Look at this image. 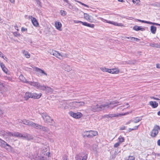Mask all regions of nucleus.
Here are the masks:
<instances>
[{
    "instance_id": "f257e3e1",
    "label": "nucleus",
    "mask_w": 160,
    "mask_h": 160,
    "mask_svg": "<svg viewBox=\"0 0 160 160\" xmlns=\"http://www.w3.org/2000/svg\"><path fill=\"white\" fill-rule=\"evenodd\" d=\"M119 103V102L117 101H112L109 103H107L100 105L97 104L95 106L92 105L91 106H90L88 107V109L90 110L93 112H98L107 108L112 109L116 107V105H115L112 106H111V105H114Z\"/></svg>"
},
{
    "instance_id": "f03ea898",
    "label": "nucleus",
    "mask_w": 160,
    "mask_h": 160,
    "mask_svg": "<svg viewBox=\"0 0 160 160\" xmlns=\"http://www.w3.org/2000/svg\"><path fill=\"white\" fill-rule=\"evenodd\" d=\"M41 93L37 94L36 93H32L31 92H28L25 93L24 98L26 100L29 98H31L34 99H38L41 96Z\"/></svg>"
},
{
    "instance_id": "7ed1b4c3",
    "label": "nucleus",
    "mask_w": 160,
    "mask_h": 160,
    "mask_svg": "<svg viewBox=\"0 0 160 160\" xmlns=\"http://www.w3.org/2000/svg\"><path fill=\"white\" fill-rule=\"evenodd\" d=\"M0 146L6 149L8 152H11L12 149V147L2 139H0Z\"/></svg>"
},
{
    "instance_id": "20e7f679",
    "label": "nucleus",
    "mask_w": 160,
    "mask_h": 160,
    "mask_svg": "<svg viewBox=\"0 0 160 160\" xmlns=\"http://www.w3.org/2000/svg\"><path fill=\"white\" fill-rule=\"evenodd\" d=\"M42 117L46 123H51L52 124V125H55V122H54L53 119H51L50 117L47 115L46 113H42Z\"/></svg>"
},
{
    "instance_id": "39448f33",
    "label": "nucleus",
    "mask_w": 160,
    "mask_h": 160,
    "mask_svg": "<svg viewBox=\"0 0 160 160\" xmlns=\"http://www.w3.org/2000/svg\"><path fill=\"white\" fill-rule=\"evenodd\" d=\"M158 130H160V127L155 125L151 133V136L152 137H155L158 133Z\"/></svg>"
},
{
    "instance_id": "423d86ee",
    "label": "nucleus",
    "mask_w": 160,
    "mask_h": 160,
    "mask_svg": "<svg viewBox=\"0 0 160 160\" xmlns=\"http://www.w3.org/2000/svg\"><path fill=\"white\" fill-rule=\"evenodd\" d=\"M23 82L26 83H29V84H30L31 85L37 87L38 88L41 89L42 86V85H40L38 82H34L28 81H24Z\"/></svg>"
},
{
    "instance_id": "0eeeda50",
    "label": "nucleus",
    "mask_w": 160,
    "mask_h": 160,
    "mask_svg": "<svg viewBox=\"0 0 160 160\" xmlns=\"http://www.w3.org/2000/svg\"><path fill=\"white\" fill-rule=\"evenodd\" d=\"M70 116L75 118H79L82 116V114L80 112H77L76 113L71 111L69 112Z\"/></svg>"
},
{
    "instance_id": "6e6552de",
    "label": "nucleus",
    "mask_w": 160,
    "mask_h": 160,
    "mask_svg": "<svg viewBox=\"0 0 160 160\" xmlns=\"http://www.w3.org/2000/svg\"><path fill=\"white\" fill-rule=\"evenodd\" d=\"M74 22L76 23H81L84 26L92 28H94L95 26L93 24H91L86 22H82L80 21H75Z\"/></svg>"
},
{
    "instance_id": "1a4fd4ad",
    "label": "nucleus",
    "mask_w": 160,
    "mask_h": 160,
    "mask_svg": "<svg viewBox=\"0 0 160 160\" xmlns=\"http://www.w3.org/2000/svg\"><path fill=\"white\" fill-rule=\"evenodd\" d=\"M84 102H72V105L75 108H79L80 107L83 106L84 105Z\"/></svg>"
},
{
    "instance_id": "9d476101",
    "label": "nucleus",
    "mask_w": 160,
    "mask_h": 160,
    "mask_svg": "<svg viewBox=\"0 0 160 160\" xmlns=\"http://www.w3.org/2000/svg\"><path fill=\"white\" fill-rule=\"evenodd\" d=\"M84 17L86 20L90 22H93L94 21L92 17L89 15L88 14L84 13Z\"/></svg>"
},
{
    "instance_id": "9b49d317",
    "label": "nucleus",
    "mask_w": 160,
    "mask_h": 160,
    "mask_svg": "<svg viewBox=\"0 0 160 160\" xmlns=\"http://www.w3.org/2000/svg\"><path fill=\"white\" fill-rule=\"evenodd\" d=\"M41 89L46 91V93H52L53 92V90L49 87L42 86Z\"/></svg>"
},
{
    "instance_id": "f8f14e48",
    "label": "nucleus",
    "mask_w": 160,
    "mask_h": 160,
    "mask_svg": "<svg viewBox=\"0 0 160 160\" xmlns=\"http://www.w3.org/2000/svg\"><path fill=\"white\" fill-rule=\"evenodd\" d=\"M32 68L33 69V70H34L35 71L38 72L40 73H41L42 75H45L46 76L47 75V74L44 71L42 70L40 68H38L36 67H33Z\"/></svg>"
},
{
    "instance_id": "ddd939ff",
    "label": "nucleus",
    "mask_w": 160,
    "mask_h": 160,
    "mask_svg": "<svg viewBox=\"0 0 160 160\" xmlns=\"http://www.w3.org/2000/svg\"><path fill=\"white\" fill-rule=\"evenodd\" d=\"M29 18H31L32 22L34 26L38 27L39 26V24L36 18L32 17V16H29Z\"/></svg>"
},
{
    "instance_id": "4468645a",
    "label": "nucleus",
    "mask_w": 160,
    "mask_h": 160,
    "mask_svg": "<svg viewBox=\"0 0 160 160\" xmlns=\"http://www.w3.org/2000/svg\"><path fill=\"white\" fill-rule=\"evenodd\" d=\"M51 54L53 55L58 58H60L59 57L61 55V53L55 50H52L51 52Z\"/></svg>"
},
{
    "instance_id": "2eb2a0df",
    "label": "nucleus",
    "mask_w": 160,
    "mask_h": 160,
    "mask_svg": "<svg viewBox=\"0 0 160 160\" xmlns=\"http://www.w3.org/2000/svg\"><path fill=\"white\" fill-rule=\"evenodd\" d=\"M133 29L135 31H138L141 30V31H144L145 29L144 28H142L141 27L135 25L133 28Z\"/></svg>"
},
{
    "instance_id": "dca6fc26",
    "label": "nucleus",
    "mask_w": 160,
    "mask_h": 160,
    "mask_svg": "<svg viewBox=\"0 0 160 160\" xmlns=\"http://www.w3.org/2000/svg\"><path fill=\"white\" fill-rule=\"evenodd\" d=\"M2 134L4 136L5 135H7L8 136H14V133H12V132H6L4 131H1Z\"/></svg>"
},
{
    "instance_id": "f3484780",
    "label": "nucleus",
    "mask_w": 160,
    "mask_h": 160,
    "mask_svg": "<svg viewBox=\"0 0 160 160\" xmlns=\"http://www.w3.org/2000/svg\"><path fill=\"white\" fill-rule=\"evenodd\" d=\"M89 133L90 135V138H92L94 136H96L98 134V132L97 131H89Z\"/></svg>"
},
{
    "instance_id": "a211bd4d",
    "label": "nucleus",
    "mask_w": 160,
    "mask_h": 160,
    "mask_svg": "<svg viewBox=\"0 0 160 160\" xmlns=\"http://www.w3.org/2000/svg\"><path fill=\"white\" fill-rule=\"evenodd\" d=\"M40 130L42 131L48 133H50L49 129L48 128L44 126H42Z\"/></svg>"
},
{
    "instance_id": "6ab92c4d",
    "label": "nucleus",
    "mask_w": 160,
    "mask_h": 160,
    "mask_svg": "<svg viewBox=\"0 0 160 160\" xmlns=\"http://www.w3.org/2000/svg\"><path fill=\"white\" fill-rule=\"evenodd\" d=\"M141 120L142 118L141 117H137L133 118V119L131 120V121L135 123H137L140 121Z\"/></svg>"
},
{
    "instance_id": "aec40b11",
    "label": "nucleus",
    "mask_w": 160,
    "mask_h": 160,
    "mask_svg": "<svg viewBox=\"0 0 160 160\" xmlns=\"http://www.w3.org/2000/svg\"><path fill=\"white\" fill-rule=\"evenodd\" d=\"M149 104L154 108H156L158 106V103L156 101H150Z\"/></svg>"
},
{
    "instance_id": "412c9836",
    "label": "nucleus",
    "mask_w": 160,
    "mask_h": 160,
    "mask_svg": "<svg viewBox=\"0 0 160 160\" xmlns=\"http://www.w3.org/2000/svg\"><path fill=\"white\" fill-rule=\"evenodd\" d=\"M64 69L67 72H69L72 70V68L69 66L67 64H64L63 66Z\"/></svg>"
},
{
    "instance_id": "4be33fe9",
    "label": "nucleus",
    "mask_w": 160,
    "mask_h": 160,
    "mask_svg": "<svg viewBox=\"0 0 160 160\" xmlns=\"http://www.w3.org/2000/svg\"><path fill=\"white\" fill-rule=\"evenodd\" d=\"M157 30V28L153 26H151L150 27V31L153 34H155L156 33Z\"/></svg>"
},
{
    "instance_id": "5701e85b",
    "label": "nucleus",
    "mask_w": 160,
    "mask_h": 160,
    "mask_svg": "<svg viewBox=\"0 0 160 160\" xmlns=\"http://www.w3.org/2000/svg\"><path fill=\"white\" fill-rule=\"evenodd\" d=\"M62 27V24L60 22H56L55 23V27L59 30H61V28Z\"/></svg>"
},
{
    "instance_id": "b1692460",
    "label": "nucleus",
    "mask_w": 160,
    "mask_h": 160,
    "mask_svg": "<svg viewBox=\"0 0 160 160\" xmlns=\"http://www.w3.org/2000/svg\"><path fill=\"white\" fill-rule=\"evenodd\" d=\"M14 136L17 137L22 138L23 135L20 133L17 132L14 133Z\"/></svg>"
},
{
    "instance_id": "393cba45",
    "label": "nucleus",
    "mask_w": 160,
    "mask_h": 160,
    "mask_svg": "<svg viewBox=\"0 0 160 160\" xmlns=\"http://www.w3.org/2000/svg\"><path fill=\"white\" fill-rule=\"evenodd\" d=\"M41 127H42V125H38V124L35 123V124H34V125L33 127L36 129L40 130Z\"/></svg>"
},
{
    "instance_id": "a878e982",
    "label": "nucleus",
    "mask_w": 160,
    "mask_h": 160,
    "mask_svg": "<svg viewBox=\"0 0 160 160\" xmlns=\"http://www.w3.org/2000/svg\"><path fill=\"white\" fill-rule=\"evenodd\" d=\"M84 134L83 135V137L86 136L88 138H90V134L89 133V131H87L84 132Z\"/></svg>"
},
{
    "instance_id": "bb28decb",
    "label": "nucleus",
    "mask_w": 160,
    "mask_h": 160,
    "mask_svg": "<svg viewBox=\"0 0 160 160\" xmlns=\"http://www.w3.org/2000/svg\"><path fill=\"white\" fill-rule=\"evenodd\" d=\"M150 46L153 47H155L157 48H160V45H159L158 44H155V43H150Z\"/></svg>"
},
{
    "instance_id": "cd10ccee",
    "label": "nucleus",
    "mask_w": 160,
    "mask_h": 160,
    "mask_svg": "<svg viewBox=\"0 0 160 160\" xmlns=\"http://www.w3.org/2000/svg\"><path fill=\"white\" fill-rule=\"evenodd\" d=\"M27 139L28 140H30L33 139V137L32 136L27 133Z\"/></svg>"
},
{
    "instance_id": "c85d7f7f",
    "label": "nucleus",
    "mask_w": 160,
    "mask_h": 160,
    "mask_svg": "<svg viewBox=\"0 0 160 160\" xmlns=\"http://www.w3.org/2000/svg\"><path fill=\"white\" fill-rule=\"evenodd\" d=\"M115 116L114 115V114H109V115H105L104 117L105 118H112L113 117H115Z\"/></svg>"
},
{
    "instance_id": "c756f323",
    "label": "nucleus",
    "mask_w": 160,
    "mask_h": 160,
    "mask_svg": "<svg viewBox=\"0 0 160 160\" xmlns=\"http://www.w3.org/2000/svg\"><path fill=\"white\" fill-rule=\"evenodd\" d=\"M111 73L112 74H117L119 72V71L116 69H111Z\"/></svg>"
},
{
    "instance_id": "7c9ffc66",
    "label": "nucleus",
    "mask_w": 160,
    "mask_h": 160,
    "mask_svg": "<svg viewBox=\"0 0 160 160\" xmlns=\"http://www.w3.org/2000/svg\"><path fill=\"white\" fill-rule=\"evenodd\" d=\"M35 123L32 121L28 120V125L31 127H33Z\"/></svg>"
},
{
    "instance_id": "2f4dec72",
    "label": "nucleus",
    "mask_w": 160,
    "mask_h": 160,
    "mask_svg": "<svg viewBox=\"0 0 160 160\" xmlns=\"http://www.w3.org/2000/svg\"><path fill=\"white\" fill-rule=\"evenodd\" d=\"M127 38H130L132 41H138L140 40V39H139L138 38L133 37H130V38L127 37Z\"/></svg>"
},
{
    "instance_id": "473e14b6",
    "label": "nucleus",
    "mask_w": 160,
    "mask_h": 160,
    "mask_svg": "<svg viewBox=\"0 0 160 160\" xmlns=\"http://www.w3.org/2000/svg\"><path fill=\"white\" fill-rule=\"evenodd\" d=\"M139 125L135 126L133 128H129L128 131L129 132H131L132 130H136L138 129Z\"/></svg>"
},
{
    "instance_id": "72a5a7b5",
    "label": "nucleus",
    "mask_w": 160,
    "mask_h": 160,
    "mask_svg": "<svg viewBox=\"0 0 160 160\" xmlns=\"http://www.w3.org/2000/svg\"><path fill=\"white\" fill-rule=\"evenodd\" d=\"M132 2L134 4H136V5H139V3L140 1V0H132Z\"/></svg>"
},
{
    "instance_id": "f704fd0d",
    "label": "nucleus",
    "mask_w": 160,
    "mask_h": 160,
    "mask_svg": "<svg viewBox=\"0 0 160 160\" xmlns=\"http://www.w3.org/2000/svg\"><path fill=\"white\" fill-rule=\"evenodd\" d=\"M118 139L119 141V142L120 143V142H123L124 141V138L123 137L120 136L118 138Z\"/></svg>"
},
{
    "instance_id": "c9c22d12",
    "label": "nucleus",
    "mask_w": 160,
    "mask_h": 160,
    "mask_svg": "<svg viewBox=\"0 0 160 160\" xmlns=\"http://www.w3.org/2000/svg\"><path fill=\"white\" fill-rule=\"evenodd\" d=\"M114 25L117 26L122 27L123 26V25L122 23H118L117 22H115V23H114Z\"/></svg>"
},
{
    "instance_id": "e433bc0d",
    "label": "nucleus",
    "mask_w": 160,
    "mask_h": 160,
    "mask_svg": "<svg viewBox=\"0 0 160 160\" xmlns=\"http://www.w3.org/2000/svg\"><path fill=\"white\" fill-rule=\"evenodd\" d=\"M60 13L61 15L63 16H65L66 14V12L63 10H61Z\"/></svg>"
},
{
    "instance_id": "4c0bfd02",
    "label": "nucleus",
    "mask_w": 160,
    "mask_h": 160,
    "mask_svg": "<svg viewBox=\"0 0 160 160\" xmlns=\"http://www.w3.org/2000/svg\"><path fill=\"white\" fill-rule=\"evenodd\" d=\"M24 54L27 58H28L30 57V54L28 53L27 52H25Z\"/></svg>"
},
{
    "instance_id": "58836bf2",
    "label": "nucleus",
    "mask_w": 160,
    "mask_h": 160,
    "mask_svg": "<svg viewBox=\"0 0 160 160\" xmlns=\"http://www.w3.org/2000/svg\"><path fill=\"white\" fill-rule=\"evenodd\" d=\"M13 34L14 36L16 37H20V34L17 32H14Z\"/></svg>"
},
{
    "instance_id": "ea45409f",
    "label": "nucleus",
    "mask_w": 160,
    "mask_h": 160,
    "mask_svg": "<svg viewBox=\"0 0 160 160\" xmlns=\"http://www.w3.org/2000/svg\"><path fill=\"white\" fill-rule=\"evenodd\" d=\"M28 120H23V123L28 125Z\"/></svg>"
},
{
    "instance_id": "a19ab883",
    "label": "nucleus",
    "mask_w": 160,
    "mask_h": 160,
    "mask_svg": "<svg viewBox=\"0 0 160 160\" xmlns=\"http://www.w3.org/2000/svg\"><path fill=\"white\" fill-rule=\"evenodd\" d=\"M67 56V54L66 53H62V54L61 53V55L60 56H61L62 57H66Z\"/></svg>"
},
{
    "instance_id": "79ce46f5",
    "label": "nucleus",
    "mask_w": 160,
    "mask_h": 160,
    "mask_svg": "<svg viewBox=\"0 0 160 160\" xmlns=\"http://www.w3.org/2000/svg\"><path fill=\"white\" fill-rule=\"evenodd\" d=\"M128 159L129 160H134L135 158L133 156H129Z\"/></svg>"
},
{
    "instance_id": "37998d69",
    "label": "nucleus",
    "mask_w": 160,
    "mask_h": 160,
    "mask_svg": "<svg viewBox=\"0 0 160 160\" xmlns=\"http://www.w3.org/2000/svg\"><path fill=\"white\" fill-rule=\"evenodd\" d=\"M75 158L77 160H80L81 159L80 156L79 155H77L75 157Z\"/></svg>"
},
{
    "instance_id": "c03bdc74",
    "label": "nucleus",
    "mask_w": 160,
    "mask_h": 160,
    "mask_svg": "<svg viewBox=\"0 0 160 160\" xmlns=\"http://www.w3.org/2000/svg\"><path fill=\"white\" fill-rule=\"evenodd\" d=\"M100 69L103 72H106L107 68L105 67L101 68Z\"/></svg>"
},
{
    "instance_id": "a18cd8bd",
    "label": "nucleus",
    "mask_w": 160,
    "mask_h": 160,
    "mask_svg": "<svg viewBox=\"0 0 160 160\" xmlns=\"http://www.w3.org/2000/svg\"><path fill=\"white\" fill-rule=\"evenodd\" d=\"M119 145L120 142H118L116 143L114 145V148H117Z\"/></svg>"
},
{
    "instance_id": "49530a36",
    "label": "nucleus",
    "mask_w": 160,
    "mask_h": 160,
    "mask_svg": "<svg viewBox=\"0 0 160 160\" xmlns=\"http://www.w3.org/2000/svg\"><path fill=\"white\" fill-rule=\"evenodd\" d=\"M2 69L4 72L6 73H7L8 69L5 67L2 68Z\"/></svg>"
},
{
    "instance_id": "de8ad7c7",
    "label": "nucleus",
    "mask_w": 160,
    "mask_h": 160,
    "mask_svg": "<svg viewBox=\"0 0 160 160\" xmlns=\"http://www.w3.org/2000/svg\"><path fill=\"white\" fill-rule=\"evenodd\" d=\"M27 133H25L24 135H23L22 137L26 139H27Z\"/></svg>"
},
{
    "instance_id": "09e8293b",
    "label": "nucleus",
    "mask_w": 160,
    "mask_h": 160,
    "mask_svg": "<svg viewBox=\"0 0 160 160\" xmlns=\"http://www.w3.org/2000/svg\"><path fill=\"white\" fill-rule=\"evenodd\" d=\"M106 22H108V23L112 24L113 25H114V23H115V22H112V21H108L107 20H106Z\"/></svg>"
},
{
    "instance_id": "8fccbe9b",
    "label": "nucleus",
    "mask_w": 160,
    "mask_h": 160,
    "mask_svg": "<svg viewBox=\"0 0 160 160\" xmlns=\"http://www.w3.org/2000/svg\"><path fill=\"white\" fill-rule=\"evenodd\" d=\"M0 66L2 69L5 67L4 65L2 62L0 63Z\"/></svg>"
},
{
    "instance_id": "3c124183",
    "label": "nucleus",
    "mask_w": 160,
    "mask_h": 160,
    "mask_svg": "<svg viewBox=\"0 0 160 160\" xmlns=\"http://www.w3.org/2000/svg\"><path fill=\"white\" fill-rule=\"evenodd\" d=\"M73 6L69 3V5L68 6L69 8L70 9H73Z\"/></svg>"
},
{
    "instance_id": "603ef678",
    "label": "nucleus",
    "mask_w": 160,
    "mask_h": 160,
    "mask_svg": "<svg viewBox=\"0 0 160 160\" xmlns=\"http://www.w3.org/2000/svg\"><path fill=\"white\" fill-rule=\"evenodd\" d=\"M0 57H1L3 58H4V56L0 51Z\"/></svg>"
},
{
    "instance_id": "864d4df0",
    "label": "nucleus",
    "mask_w": 160,
    "mask_h": 160,
    "mask_svg": "<svg viewBox=\"0 0 160 160\" xmlns=\"http://www.w3.org/2000/svg\"><path fill=\"white\" fill-rule=\"evenodd\" d=\"M27 28H25L24 27H22L21 28V31L22 32L25 31H27Z\"/></svg>"
},
{
    "instance_id": "5fc2aeb1",
    "label": "nucleus",
    "mask_w": 160,
    "mask_h": 160,
    "mask_svg": "<svg viewBox=\"0 0 160 160\" xmlns=\"http://www.w3.org/2000/svg\"><path fill=\"white\" fill-rule=\"evenodd\" d=\"M106 72H108L109 73H111V72H112L111 69H109L107 68V69Z\"/></svg>"
},
{
    "instance_id": "6e6d98bb",
    "label": "nucleus",
    "mask_w": 160,
    "mask_h": 160,
    "mask_svg": "<svg viewBox=\"0 0 160 160\" xmlns=\"http://www.w3.org/2000/svg\"><path fill=\"white\" fill-rule=\"evenodd\" d=\"M106 72H108L109 73H111V72H112L111 69H109L107 68V69Z\"/></svg>"
},
{
    "instance_id": "4d7b16f0",
    "label": "nucleus",
    "mask_w": 160,
    "mask_h": 160,
    "mask_svg": "<svg viewBox=\"0 0 160 160\" xmlns=\"http://www.w3.org/2000/svg\"><path fill=\"white\" fill-rule=\"evenodd\" d=\"M156 66L157 68H160V64H157L156 65Z\"/></svg>"
},
{
    "instance_id": "13d9d810",
    "label": "nucleus",
    "mask_w": 160,
    "mask_h": 160,
    "mask_svg": "<svg viewBox=\"0 0 160 160\" xmlns=\"http://www.w3.org/2000/svg\"><path fill=\"white\" fill-rule=\"evenodd\" d=\"M36 1L37 4H38L39 5H40V1L39 0H36Z\"/></svg>"
},
{
    "instance_id": "bf43d9fd",
    "label": "nucleus",
    "mask_w": 160,
    "mask_h": 160,
    "mask_svg": "<svg viewBox=\"0 0 160 160\" xmlns=\"http://www.w3.org/2000/svg\"><path fill=\"white\" fill-rule=\"evenodd\" d=\"M150 98L152 99H153L155 100H159V99H158V98H155L154 97H151Z\"/></svg>"
},
{
    "instance_id": "052dcab7",
    "label": "nucleus",
    "mask_w": 160,
    "mask_h": 160,
    "mask_svg": "<svg viewBox=\"0 0 160 160\" xmlns=\"http://www.w3.org/2000/svg\"><path fill=\"white\" fill-rule=\"evenodd\" d=\"M87 157L84 156L82 158V160H86L87 159Z\"/></svg>"
},
{
    "instance_id": "680f3d73",
    "label": "nucleus",
    "mask_w": 160,
    "mask_h": 160,
    "mask_svg": "<svg viewBox=\"0 0 160 160\" xmlns=\"http://www.w3.org/2000/svg\"><path fill=\"white\" fill-rule=\"evenodd\" d=\"M158 144V146H160V139L158 140L157 142Z\"/></svg>"
},
{
    "instance_id": "e2e57ef3",
    "label": "nucleus",
    "mask_w": 160,
    "mask_h": 160,
    "mask_svg": "<svg viewBox=\"0 0 160 160\" xmlns=\"http://www.w3.org/2000/svg\"><path fill=\"white\" fill-rule=\"evenodd\" d=\"M138 21H139V22H143V23H144V20H139V19H138Z\"/></svg>"
},
{
    "instance_id": "0e129e2a",
    "label": "nucleus",
    "mask_w": 160,
    "mask_h": 160,
    "mask_svg": "<svg viewBox=\"0 0 160 160\" xmlns=\"http://www.w3.org/2000/svg\"><path fill=\"white\" fill-rule=\"evenodd\" d=\"M160 24H159V23H156L154 22L153 25H156V26H160Z\"/></svg>"
},
{
    "instance_id": "69168bd1",
    "label": "nucleus",
    "mask_w": 160,
    "mask_h": 160,
    "mask_svg": "<svg viewBox=\"0 0 160 160\" xmlns=\"http://www.w3.org/2000/svg\"><path fill=\"white\" fill-rule=\"evenodd\" d=\"M144 23L150 24V22L144 21Z\"/></svg>"
},
{
    "instance_id": "338daca9",
    "label": "nucleus",
    "mask_w": 160,
    "mask_h": 160,
    "mask_svg": "<svg viewBox=\"0 0 160 160\" xmlns=\"http://www.w3.org/2000/svg\"><path fill=\"white\" fill-rule=\"evenodd\" d=\"M125 127L124 126L121 127L120 128V130H123L125 129Z\"/></svg>"
},
{
    "instance_id": "774afa93",
    "label": "nucleus",
    "mask_w": 160,
    "mask_h": 160,
    "mask_svg": "<svg viewBox=\"0 0 160 160\" xmlns=\"http://www.w3.org/2000/svg\"><path fill=\"white\" fill-rule=\"evenodd\" d=\"M3 113V111H2L1 109H0V115L2 114Z\"/></svg>"
}]
</instances>
